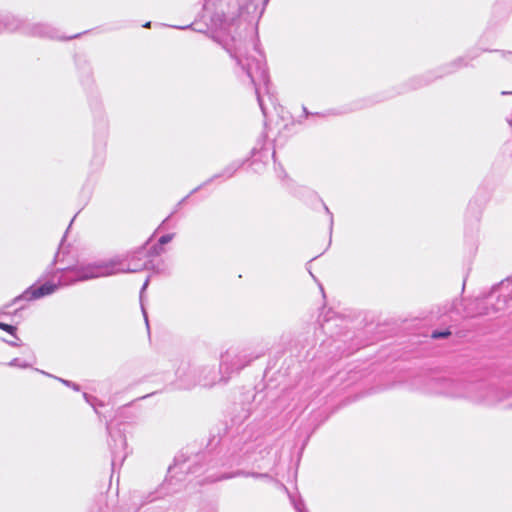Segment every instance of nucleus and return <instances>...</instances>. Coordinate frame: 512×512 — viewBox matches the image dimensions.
<instances>
[{
	"label": "nucleus",
	"instance_id": "nucleus-5",
	"mask_svg": "<svg viewBox=\"0 0 512 512\" xmlns=\"http://www.w3.org/2000/svg\"><path fill=\"white\" fill-rule=\"evenodd\" d=\"M247 73H248L249 77L254 81V75H253L252 67L250 64H248Z\"/></svg>",
	"mask_w": 512,
	"mask_h": 512
},
{
	"label": "nucleus",
	"instance_id": "nucleus-4",
	"mask_svg": "<svg viewBox=\"0 0 512 512\" xmlns=\"http://www.w3.org/2000/svg\"><path fill=\"white\" fill-rule=\"evenodd\" d=\"M172 238H173V235H164L160 238L159 242L161 244H166V243L170 242L172 240Z\"/></svg>",
	"mask_w": 512,
	"mask_h": 512
},
{
	"label": "nucleus",
	"instance_id": "nucleus-9",
	"mask_svg": "<svg viewBox=\"0 0 512 512\" xmlns=\"http://www.w3.org/2000/svg\"><path fill=\"white\" fill-rule=\"evenodd\" d=\"M12 345L14 346H17L18 344L15 342V340H12V342H10Z\"/></svg>",
	"mask_w": 512,
	"mask_h": 512
},
{
	"label": "nucleus",
	"instance_id": "nucleus-8",
	"mask_svg": "<svg viewBox=\"0 0 512 512\" xmlns=\"http://www.w3.org/2000/svg\"><path fill=\"white\" fill-rule=\"evenodd\" d=\"M144 317H145V321H146V324H148V318L146 316V313L144 312Z\"/></svg>",
	"mask_w": 512,
	"mask_h": 512
},
{
	"label": "nucleus",
	"instance_id": "nucleus-1",
	"mask_svg": "<svg viewBox=\"0 0 512 512\" xmlns=\"http://www.w3.org/2000/svg\"><path fill=\"white\" fill-rule=\"evenodd\" d=\"M119 266L120 262L117 260L89 264L75 270L76 278L74 281H87L99 277L110 276L119 272H124L125 269L120 268Z\"/></svg>",
	"mask_w": 512,
	"mask_h": 512
},
{
	"label": "nucleus",
	"instance_id": "nucleus-3",
	"mask_svg": "<svg viewBox=\"0 0 512 512\" xmlns=\"http://www.w3.org/2000/svg\"><path fill=\"white\" fill-rule=\"evenodd\" d=\"M0 329L5 330L11 334H13L15 331L14 326H11V325H8V324L2 323V322H0Z\"/></svg>",
	"mask_w": 512,
	"mask_h": 512
},
{
	"label": "nucleus",
	"instance_id": "nucleus-6",
	"mask_svg": "<svg viewBox=\"0 0 512 512\" xmlns=\"http://www.w3.org/2000/svg\"><path fill=\"white\" fill-rule=\"evenodd\" d=\"M10 365H11V366H21V367H26V365L18 364L17 359L13 360V361L10 363Z\"/></svg>",
	"mask_w": 512,
	"mask_h": 512
},
{
	"label": "nucleus",
	"instance_id": "nucleus-7",
	"mask_svg": "<svg viewBox=\"0 0 512 512\" xmlns=\"http://www.w3.org/2000/svg\"><path fill=\"white\" fill-rule=\"evenodd\" d=\"M448 334H449V332H445V333H440L439 335L434 334L433 336H434V337H445V336H447Z\"/></svg>",
	"mask_w": 512,
	"mask_h": 512
},
{
	"label": "nucleus",
	"instance_id": "nucleus-12",
	"mask_svg": "<svg viewBox=\"0 0 512 512\" xmlns=\"http://www.w3.org/2000/svg\"><path fill=\"white\" fill-rule=\"evenodd\" d=\"M147 285H148V282L146 281V282L144 283V285H143V289H145V288L147 287Z\"/></svg>",
	"mask_w": 512,
	"mask_h": 512
},
{
	"label": "nucleus",
	"instance_id": "nucleus-10",
	"mask_svg": "<svg viewBox=\"0 0 512 512\" xmlns=\"http://www.w3.org/2000/svg\"><path fill=\"white\" fill-rule=\"evenodd\" d=\"M12 345L14 346H17L18 344L15 342V340H12V342H10Z\"/></svg>",
	"mask_w": 512,
	"mask_h": 512
},
{
	"label": "nucleus",
	"instance_id": "nucleus-2",
	"mask_svg": "<svg viewBox=\"0 0 512 512\" xmlns=\"http://www.w3.org/2000/svg\"><path fill=\"white\" fill-rule=\"evenodd\" d=\"M57 289V285L51 283H45L40 287H30L27 289L21 297L27 300L41 298L43 296L53 293Z\"/></svg>",
	"mask_w": 512,
	"mask_h": 512
},
{
	"label": "nucleus",
	"instance_id": "nucleus-11",
	"mask_svg": "<svg viewBox=\"0 0 512 512\" xmlns=\"http://www.w3.org/2000/svg\"><path fill=\"white\" fill-rule=\"evenodd\" d=\"M62 382H63L64 384H66V385H70V383H69L68 381H66V380H62Z\"/></svg>",
	"mask_w": 512,
	"mask_h": 512
}]
</instances>
